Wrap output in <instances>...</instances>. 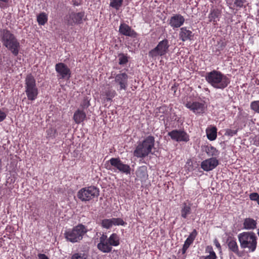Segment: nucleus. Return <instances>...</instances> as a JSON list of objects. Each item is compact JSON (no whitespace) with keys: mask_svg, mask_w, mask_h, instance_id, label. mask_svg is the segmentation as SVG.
<instances>
[{"mask_svg":"<svg viewBox=\"0 0 259 259\" xmlns=\"http://www.w3.org/2000/svg\"><path fill=\"white\" fill-rule=\"evenodd\" d=\"M0 32L3 46L11 51L14 56H17L19 53L20 45L16 37L7 29L1 30Z\"/></svg>","mask_w":259,"mask_h":259,"instance_id":"1","label":"nucleus"},{"mask_svg":"<svg viewBox=\"0 0 259 259\" xmlns=\"http://www.w3.org/2000/svg\"><path fill=\"white\" fill-rule=\"evenodd\" d=\"M205 79L213 88L221 90L226 88L230 82L228 77L214 70L206 73Z\"/></svg>","mask_w":259,"mask_h":259,"instance_id":"2","label":"nucleus"},{"mask_svg":"<svg viewBox=\"0 0 259 259\" xmlns=\"http://www.w3.org/2000/svg\"><path fill=\"white\" fill-rule=\"evenodd\" d=\"M155 144L153 136L147 137L142 142L139 143L134 151V155L138 158H144L152 152Z\"/></svg>","mask_w":259,"mask_h":259,"instance_id":"3","label":"nucleus"},{"mask_svg":"<svg viewBox=\"0 0 259 259\" xmlns=\"http://www.w3.org/2000/svg\"><path fill=\"white\" fill-rule=\"evenodd\" d=\"M119 244V238L116 233L112 234L109 238L107 235L102 234L100 238V242L97 244V248L104 253H109L112 251V246H116Z\"/></svg>","mask_w":259,"mask_h":259,"instance_id":"4","label":"nucleus"},{"mask_svg":"<svg viewBox=\"0 0 259 259\" xmlns=\"http://www.w3.org/2000/svg\"><path fill=\"white\" fill-rule=\"evenodd\" d=\"M242 248H247L249 252L255 251L257 246V237L253 232H245L238 235Z\"/></svg>","mask_w":259,"mask_h":259,"instance_id":"5","label":"nucleus"},{"mask_svg":"<svg viewBox=\"0 0 259 259\" xmlns=\"http://www.w3.org/2000/svg\"><path fill=\"white\" fill-rule=\"evenodd\" d=\"M88 232L87 227L79 224L71 229H68L64 233L66 240L72 243L78 242L81 240L83 236Z\"/></svg>","mask_w":259,"mask_h":259,"instance_id":"6","label":"nucleus"},{"mask_svg":"<svg viewBox=\"0 0 259 259\" xmlns=\"http://www.w3.org/2000/svg\"><path fill=\"white\" fill-rule=\"evenodd\" d=\"M25 93L27 99L30 101L35 100L38 94V90L36 81L31 74L27 75L25 79Z\"/></svg>","mask_w":259,"mask_h":259,"instance_id":"7","label":"nucleus"},{"mask_svg":"<svg viewBox=\"0 0 259 259\" xmlns=\"http://www.w3.org/2000/svg\"><path fill=\"white\" fill-rule=\"evenodd\" d=\"M108 162L110 164L106 166L107 169L114 172L120 171L126 175L131 174V168L130 165L124 164L119 158H111Z\"/></svg>","mask_w":259,"mask_h":259,"instance_id":"8","label":"nucleus"},{"mask_svg":"<svg viewBox=\"0 0 259 259\" xmlns=\"http://www.w3.org/2000/svg\"><path fill=\"white\" fill-rule=\"evenodd\" d=\"M99 195V189L95 186L85 187L79 190L77 193V197L81 201H88Z\"/></svg>","mask_w":259,"mask_h":259,"instance_id":"9","label":"nucleus"},{"mask_svg":"<svg viewBox=\"0 0 259 259\" xmlns=\"http://www.w3.org/2000/svg\"><path fill=\"white\" fill-rule=\"evenodd\" d=\"M169 47L168 40L164 39L159 42L155 48L149 51V56L153 58L158 56H164L168 52Z\"/></svg>","mask_w":259,"mask_h":259,"instance_id":"10","label":"nucleus"},{"mask_svg":"<svg viewBox=\"0 0 259 259\" xmlns=\"http://www.w3.org/2000/svg\"><path fill=\"white\" fill-rule=\"evenodd\" d=\"M84 17V12L78 13L71 12L64 17V21L67 25L73 26L76 24H79L82 23Z\"/></svg>","mask_w":259,"mask_h":259,"instance_id":"11","label":"nucleus"},{"mask_svg":"<svg viewBox=\"0 0 259 259\" xmlns=\"http://www.w3.org/2000/svg\"><path fill=\"white\" fill-rule=\"evenodd\" d=\"M55 70L59 79H69L71 77L70 69L63 63H57L55 65Z\"/></svg>","mask_w":259,"mask_h":259,"instance_id":"12","label":"nucleus"},{"mask_svg":"<svg viewBox=\"0 0 259 259\" xmlns=\"http://www.w3.org/2000/svg\"><path fill=\"white\" fill-rule=\"evenodd\" d=\"M168 135L170 137L171 139L177 142H187L189 140L188 134L184 131L182 130H173L168 132Z\"/></svg>","mask_w":259,"mask_h":259,"instance_id":"13","label":"nucleus"},{"mask_svg":"<svg viewBox=\"0 0 259 259\" xmlns=\"http://www.w3.org/2000/svg\"><path fill=\"white\" fill-rule=\"evenodd\" d=\"M127 80L128 75L126 73H121L117 74L115 76L114 82L117 85H119V89H117V90L125 91L128 85Z\"/></svg>","mask_w":259,"mask_h":259,"instance_id":"14","label":"nucleus"},{"mask_svg":"<svg viewBox=\"0 0 259 259\" xmlns=\"http://www.w3.org/2000/svg\"><path fill=\"white\" fill-rule=\"evenodd\" d=\"M219 165V161L215 157H211L203 161L201 164V168L205 171L212 170Z\"/></svg>","mask_w":259,"mask_h":259,"instance_id":"15","label":"nucleus"},{"mask_svg":"<svg viewBox=\"0 0 259 259\" xmlns=\"http://www.w3.org/2000/svg\"><path fill=\"white\" fill-rule=\"evenodd\" d=\"M184 17L180 14H174L168 20V24L173 29L180 27L185 22Z\"/></svg>","mask_w":259,"mask_h":259,"instance_id":"16","label":"nucleus"},{"mask_svg":"<svg viewBox=\"0 0 259 259\" xmlns=\"http://www.w3.org/2000/svg\"><path fill=\"white\" fill-rule=\"evenodd\" d=\"M179 36L182 41L192 40L193 39L194 33L187 27H183L180 28Z\"/></svg>","mask_w":259,"mask_h":259,"instance_id":"17","label":"nucleus"},{"mask_svg":"<svg viewBox=\"0 0 259 259\" xmlns=\"http://www.w3.org/2000/svg\"><path fill=\"white\" fill-rule=\"evenodd\" d=\"M185 106L195 113H202L204 111V104L202 103L189 102Z\"/></svg>","mask_w":259,"mask_h":259,"instance_id":"18","label":"nucleus"},{"mask_svg":"<svg viewBox=\"0 0 259 259\" xmlns=\"http://www.w3.org/2000/svg\"><path fill=\"white\" fill-rule=\"evenodd\" d=\"M119 32L122 35L131 37H136L137 34L134 30L125 23H121L119 28Z\"/></svg>","mask_w":259,"mask_h":259,"instance_id":"19","label":"nucleus"},{"mask_svg":"<svg viewBox=\"0 0 259 259\" xmlns=\"http://www.w3.org/2000/svg\"><path fill=\"white\" fill-rule=\"evenodd\" d=\"M86 118V114L80 109H77L74 113L73 119L77 124H79L83 122Z\"/></svg>","mask_w":259,"mask_h":259,"instance_id":"20","label":"nucleus"},{"mask_svg":"<svg viewBox=\"0 0 259 259\" xmlns=\"http://www.w3.org/2000/svg\"><path fill=\"white\" fill-rule=\"evenodd\" d=\"M221 15V12L218 9H211L208 15V19L210 22H213L214 25L216 24L219 20Z\"/></svg>","mask_w":259,"mask_h":259,"instance_id":"21","label":"nucleus"},{"mask_svg":"<svg viewBox=\"0 0 259 259\" xmlns=\"http://www.w3.org/2000/svg\"><path fill=\"white\" fill-rule=\"evenodd\" d=\"M203 151H205L208 156L217 157L218 156L220 152L211 145H206L202 148Z\"/></svg>","mask_w":259,"mask_h":259,"instance_id":"22","label":"nucleus"},{"mask_svg":"<svg viewBox=\"0 0 259 259\" xmlns=\"http://www.w3.org/2000/svg\"><path fill=\"white\" fill-rule=\"evenodd\" d=\"M256 221L250 218L245 219L243 222V227L246 230H253L256 228Z\"/></svg>","mask_w":259,"mask_h":259,"instance_id":"23","label":"nucleus"},{"mask_svg":"<svg viewBox=\"0 0 259 259\" xmlns=\"http://www.w3.org/2000/svg\"><path fill=\"white\" fill-rule=\"evenodd\" d=\"M191 213V204L184 203L181 210V216L183 218H186L187 215Z\"/></svg>","mask_w":259,"mask_h":259,"instance_id":"24","label":"nucleus"},{"mask_svg":"<svg viewBox=\"0 0 259 259\" xmlns=\"http://www.w3.org/2000/svg\"><path fill=\"white\" fill-rule=\"evenodd\" d=\"M217 129L215 127H212L209 130H206V135L207 138L210 140H214L217 138Z\"/></svg>","mask_w":259,"mask_h":259,"instance_id":"25","label":"nucleus"},{"mask_svg":"<svg viewBox=\"0 0 259 259\" xmlns=\"http://www.w3.org/2000/svg\"><path fill=\"white\" fill-rule=\"evenodd\" d=\"M226 46V43L222 40L218 41L217 45L213 48V52L218 55L220 53V51L223 50Z\"/></svg>","mask_w":259,"mask_h":259,"instance_id":"26","label":"nucleus"},{"mask_svg":"<svg viewBox=\"0 0 259 259\" xmlns=\"http://www.w3.org/2000/svg\"><path fill=\"white\" fill-rule=\"evenodd\" d=\"M37 21L39 25H44L48 21V17L45 13H41L37 16Z\"/></svg>","mask_w":259,"mask_h":259,"instance_id":"27","label":"nucleus"},{"mask_svg":"<svg viewBox=\"0 0 259 259\" xmlns=\"http://www.w3.org/2000/svg\"><path fill=\"white\" fill-rule=\"evenodd\" d=\"M197 234V232L196 230L194 229L187 238L184 243L190 246L193 243Z\"/></svg>","mask_w":259,"mask_h":259,"instance_id":"28","label":"nucleus"},{"mask_svg":"<svg viewBox=\"0 0 259 259\" xmlns=\"http://www.w3.org/2000/svg\"><path fill=\"white\" fill-rule=\"evenodd\" d=\"M228 245L229 249H230L231 251L236 253L238 252V246L236 241L234 240H231L228 242Z\"/></svg>","mask_w":259,"mask_h":259,"instance_id":"29","label":"nucleus"},{"mask_svg":"<svg viewBox=\"0 0 259 259\" xmlns=\"http://www.w3.org/2000/svg\"><path fill=\"white\" fill-rule=\"evenodd\" d=\"M136 175L140 178H145L147 176L146 167L145 166L140 167L136 171Z\"/></svg>","mask_w":259,"mask_h":259,"instance_id":"30","label":"nucleus"},{"mask_svg":"<svg viewBox=\"0 0 259 259\" xmlns=\"http://www.w3.org/2000/svg\"><path fill=\"white\" fill-rule=\"evenodd\" d=\"M105 95L106 96L107 100L111 101L115 96L116 93L115 91L109 89L105 92Z\"/></svg>","mask_w":259,"mask_h":259,"instance_id":"31","label":"nucleus"},{"mask_svg":"<svg viewBox=\"0 0 259 259\" xmlns=\"http://www.w3.org/2000/svg\"><path fill=\"white\" fill-rule=\"evenodd\" d=\"M123 3V0H113L110 4V6L118 10L119 8L121 6Z\"/></svg>","mask_w":259,"mask_h":259,"instance_id":"32","label":"nucleus"},{"mask_svg":"<svg viewBox=\"0 0 259 259\" xmlns=\"http://www.w3.org/2000/svg\"><path fill=\"white\" fill-rule=\"evenodd\" d=\"M90 106V100L88 97H84L80 103L81 110L83 111Z\"/></svg>","mask_w":259,"mask_h":259,"instance_id":"33","label":"nucleus"},{"mask_svg":"<svg viewBox=\"0 0 259 259\" xmlns=\"http://www.w3.org/2000/svg\"><path fill=\"white\" fill-rule=\"evenodd\" d=\"M119 64L120 65H124L128 62L127 57L124 54L120 53L118 56Z\"/></svg>","mask_w":259,"mask_h":259,"instance_id":"34","label":"nucleus"},{"mask_svg":"<svg viewBox=\"0 0 259 259\" xmlns=\"http://www.w3.org/2000/svg\"><path fill=\"white\" fill-rule=\"evenodd\" d=\"M112 219H104L102 221V226L103 228H106V229H109L112 226Z\"/></svg>","mask_w":259,"mask_h":259,"instance_id":"35","label":"nucleus"},{"mask_svg":"<svg viewBox=\"0 0 259 259\" xmlns=\"http://www.w3.org/2000/svg\"><path fill=\"white\" fill-rule=\"evenodd\" d=\"M250 108L259 114V100L252 102L250 104Z\"/></svg>","mask_w":259,"mask_h":259,"instance_id":"36","label":"nucleus"},{"mask_svg":"<svg viewBox=\"0 0 259 259\" xmlns=\"http://www.w3.org/2000/svg\"><path fill=\"white\" fill-rule=\"evenodd\" d=\"M156 113H161L162 115H166L168 113V108L166 106H162L157 108Z\"/></svg>","mask_w":259,"mask_h":259,"instance_id":"37","label":"nucleus"},{"mask_svg":"<svg viewBox=\"0 0 259 259\" xmlns=\"http://www.w3.org/2000/svg\"><path fill=\"white\" fill-rule=\"evenodd\" d=\"M113 225H121L123 226L125 223L121 218H112Z\"/></svg>","mask_w":259,"mask_h":259,"instance_id":"38","label":"nucleus"},{"mask_svg":"<svg viewBox=\"0 0 259 259\" xmlns=\"http://www.w3.org/2000/svg\"><path fill=\"white\" fill-rule=\"evenodd\" d=\"M87 255L85 253H77L74 254L71 259H87Z\"/></svg>","mask_w":259,"mask_h":259,"instance_id":"39","label":"nucleus"},{"mask_svg":"<svg viewBox=\"0 0 259 259\" xmlns=\"http://www.w3.org/2000/svg\"><path fill=\"white\" fill-rule=\"evenodd\" d=\"M245 2V0H234V5L237 7L242 8Z\"/></svg>","mask_w":259,"mask_h":259,"instance_id":"40","label":"nucleus"},{"mask_svg":"<svg viewBox=\"0 0 259 259\" xmlns=\"http://www.w3.org/2000/svg\"><path fill=\"white\" fill-rule=\"evenodd\" d=\"M238 131L236 130H232L231 129H228L226 130L225 133V135H228L229 136H233L236 134H237Z\"/></svg>","mask_w":259,"mask_h":259,"instance_id":"41","label":"nucleus"},{"mask_svg":"<svg viewBox=\"0 0 259 259\" xmlns=\"http://www.w3.org/2000/svg\"><path fill=\"white\" fill-rule=\"evenodd\" d=\"M47 133L48 134V135L50 137H54V136H55V134L56 133V130L53 128H50L49 129H48L47 130Z\"/></svg>","mask_w":259,"mask_h":259,"instance_id":"42","label":"nucleus"},{"mask_svg":"<svg viewBox=\"0 0 259 259\" xmlns=\"http://www.w3.org/2000/svg\"><path fill=\"white\" fill-rule=\"evenodd\" d=\"M259 195L257 193H252L249 195L250 200L256 201L258 198Z\"/></svg>","mask_w":259,"mask_h":259,"instance_id":"43","label":"nucleus"},{"mask_svg":"<svg viewBox=\"0 0 259 259\" xmlns=\"http://www.w3.org/2000/svg\"><path fill=\"white\" fill-rule=\"evenodd\" d=\"M6 113L0 110V122L3 121L6 118Z\"/></svg>","mask_w":259,"mask_h":259,"instance_id":"44","label":"nucleus"},{"mask_svg":"<svg viewBox=\"0 0 259 259\" xmlns=\"http://www.w3.org/2000/svg\"><path fill=\"white\" fill-rule=\"evenodd\" d=\"M217 256L215 252L211 253V255L206 256L204 259H216Z\"/></svg>","mask_w":259,"mask_h":259,"instance_id":"45","label":"nucleus"},{"mask_svg":"<svg viewBox=\"0 0 259 259\" xmlns=\"http://www.w3.org/2000/svg\"><path fill=\"white\" fill-rule=\"evenodd\" d=\"M189 246H190L189 245H188L184 243V244L183 245V246L182 250V252L183 254L185 253V252H186V250L189 247Z\"/></svg>","mask_w":259,"mask_h":259,"instance_id":"46","label":"nucleus"},{"mask_svg":"<svg viewBox=\"0 0 259 259\" xmlns=\"http://www.w3.org/2000/svg\"><path fill=\"white\" fill-rule=\"evenodd\" d=\"M38 257L39 259H49L46 254L42 253H39Z\"/></svg>","mask_w":259,"mask_h":259,"instance_id":"47","label":"nucleus"},{"mask_svg":"<svg viewBox=\"0 0 259 259\" xmlns=\"http://www.w3.org/2000/svg\"><path fill=\"white\" fill-rule=\"evenodd\" d=\"M214 243L215 245L216 246V247L219 249H221V245H220V244L219 243V241H218V240L217 239H215L214 240Z\"/></svg>","mask_w":259,"mask_h":259,"instance_id":"48","label":"nucleus"},{"mask_svg":"<svg viewBox=\"0 0 259 259\" xmlns=\"http://www.w3.org/2000/svg\"><path fill=\"white\" fill-rule=\"evenodd\" d=\"M10 0H0V7L2 8L3 7V4L2 3H4L5 4H7L9 3Z\"/></svg>","mask_w":259,"mask_h":259,"instance_id":"49","label":"nucleus"},{"mask_svg":"<svg viewBox=\"0 0 259 259\" xmlns=\"http://www.w3.org/2000/svg\"><path fill=\"white\" fill-rule=\"evenodd\" d=\"M207 249L209 252V255H211V253L214 252L212 249V247L211 246H207Z\"/></svg>","mask_w":259,"mask_h":259,"instance_id":"50","label":"nucleus"},{"mask_svg":"<svg viewBox=\"0 0 259 259\" xmlns=\"http://www.w3.org/2000/svg\"><path fill=\"white\" fill-rule=\"evenodd\" d=\"M73 4L74 6H78V5H79V3H78L76 1H74Z\"/></svg>","mask_w":259,"mask_h":259,"instance_id":"51","label":"nucleus"},{"mask_svg":"<svg viewBox=\"0 0 259 259\" xmlns=\"http://www.w3.org/2000/svg\"><path fill=\"white\" fill-rule=\"evenodd\" d=\"M256 201L257 202V204L259 205V196H258V198L257 199Z\"/></svg>","mask_w":259,"mask_h":259,"instance_id":"52","label":"nucleus"},{"mask_svg":"<svg viewBox=\"0 0 259 259\" xmlns=\"http://www.w3.org/2000/svg\"><path fill=\"white\" fill-rule=\"evenodd\" d=\"M258 146H259V140L258 141Z\"/></svg>","mask_w":259,"mask_h":259,"instance_id":"53","label":"nucleus"}]
</instances>
